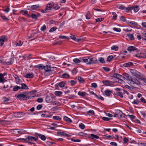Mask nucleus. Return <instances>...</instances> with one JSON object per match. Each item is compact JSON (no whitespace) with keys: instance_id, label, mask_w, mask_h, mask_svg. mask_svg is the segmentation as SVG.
<instances>
[{"instance_id":"nucleus-1","label":"nucleus","mask_w":146,"mask_h":146,"mask_svg":"<svg viewBox=\"0 0 146 146\" xmlns=\"http://www.w3.org/2000/svg\"><path fill=\"white\" fill-rule=\"evenodd\" d=\"M123 79L127 80L128 83L130 85L134 87H136L137 86H139L140 84V82L137 79L133 78H131V77L127 73H125L123 74Z\"/></svg>"},{"instance_id":"nucleus-2","label":"nucleus","mask_w":146,"mask_h":146,"mask_svg":"<svg viewBox=\"0 0 146 146\" xmlns=\"http://www.w3.org/2000/svg\"><path fill=\"white\" fill-rule=\"evenodd\" d=\"M38 138V137L36 136L34 137L29 136L27 138H22L21 139L23 140L22 141L23 143L34 144V141H36Z\"/></svg>"},{"instance_id":"nucleus-3","label":"nucleus","mask_w":146,"mask_h":146,"mask_svg":"<svg viewBox=\"0 0 146 146\" xmlns=\"http://www.w3.org/2000/svg\"><path fill=\"white\" fill-rule=\"evenodd\" d=\"M55 97L52 94H50L47 95L46 97L45 101L47 103H52L54 105L57 104L56 102L54 101Z\"/></svg>"},{"instance_id":"nucleus-4","label":"nucleus","mask_w":146,"mask_h":146,"mask_svg":"<svg viewBox=\"0 0 146 146\" xmlns=\"http://www.w3.org/2000/svg\"><path fill=\"white\" fill-rule=\"evenodd\" d=\"M43 68L45 71L44 74L46 76H49L54 72V71L51 70L50 67L48 66H44Z\"/></svg>"},{"instance_id":"nucleus-5","label":"nucleus","mask_w":146,"mask_h":146,"mask_svg":"<svg viewBox=\"0 0 146 146\" xmlns=\"http://www.w3.org/2000/svg\"><path fill=\"white\" fill-rule=\"evenodd\" d=\"M130 73L133 76L136 78H139L141 76H143L137 70L134 69H130L129 70Z\"/></svg>"},{"instance_id":"nucleus-6","label":"nucleus","mask_w":146,"mask_h":146,"mask_svg":"<svg viewBox=\"0 0 146 146\" xmlns=\"http://www.w3.org/2000/svg\"><path fill=\"white\" fill-rule=\"evenodd\" d=\"M27 93V92H26L24 93H21L16 94L15 95V97L20 100H26L28 98L26 94Z\"/></svg>"},{"instance_id":"nucleus-7","label":"nucleus","mask_w":146,"mask_h":146,"mask_svg":"<svg viewBox=\"0 0 146 146\" xmlns=\"http://www.w3.org/2000/svg\"><path fill=\"white\" fill-rule=\"evenodd\" d=\"M89 61L88 63H87V64H94L98 63V62L97 59H95L94 58H91L90 57H89Z\"/></svg>"},{"instance_id":"nucleus-8","label":"nucleus","mask_w":146,"mask_h":146,"mask_svg":"<svg viewBox=\"0 0 146 146\" xmlns=\"http://www.w3.org/2000/svg\"><path fill=\"white\" fill-rule=\"evenodd\" d=\"M13 115L15 117L19 118L23 117L24 115V113H15Z\"/></svg>"},{"instance_id":"nucleus-9","label":"nucleus","mask_w":146,"mask_h":146,"mask_svg":"<svg viewBox=\"0 0 146 146\" xmlns=\"http://www.w3.org/2000/svg\"><path fill=\"white\" fill-rule=\"evenodd\" d=\"M103 83L105 85L107 86H111L113 84V82H110L108 80L103 81Z\"/></svg>"},{"instance_id":"nucleus-10","label":"nucleus","mask_w":146,"mask_h":146,"mask_svg":"<svg viewBox=\"0 0 146 146\" xmlns=\"http://www.w3.org/2000/svg\"><path fill=\"white\" fill-rule=\"evenodd\" d=\"M54 5V3L53 2H50V3L47 4L46 9V10H48L51 8Z\"/></svg>"},{"instance_id":"nucleus-11","label":"nucleus","mask_w":146,"mask_h":146,"mask_svg":"<svg viewBox=\"0 0 146 146\" xmlns=\"http://www.w3.org/2000/svg\"><path fill=\"white\" fill-rule=\"evenodd\" d=\"M137 50V48L133 46H130L128 47L127 50L130 52L133 51Z\"/></svg>"},{"instance_id":"nucleus-12","label":"nucleus","mask_w":146,"mask_h":146,"mask_svg":"<svg viewBox=\"0 0 146 146\" xmlns=\"http://www.w3.org/2000/svg\"><path fill=\"white\" fill-rule=\"evenodd\" d=\"M21 86H20L21 89H23L27 90L29 89L28 86L26 84L24 83H22L21 84Z\"/></svg>"},{"instance_id":"nucleus-13","label":"nucleus","mask_w":146,"mask_h":146,"mask_svg":"<svg viewBox=\"0 0 146 146\" xmlns=\"http://www.w3.org/2000/svg\"><path fill=\"white\" fill-rule=\"evenodd\" d=\"M13 62L11 61L7 62H5L2 60H0V63L4 64H7L8 65H10L12 64Z\"/></svg>"},{"instance_id":"nucleus-14","label":"nucleus","mask_w":146,"mask_h":146,"mask_svg":"<svg viewBox=\"0 0 146 146\" xmlns=\"http://www.w3.org/2000/svg\"><path fill=\"white\" fill-rule=\"evenodd\" d=\"M14 131L16 133L22 134L24 132V130H23L16 129L14 130Z\"/></svg>"},{"instance_id":"nucleus-15","label":"nucleus","mask_w":146,"mask_h":146,"mask_svg":"<svg viewBox=\"0 0 146 146\" xmlns=\"http://www.w3.org/2000/svg\"><path fill=\"white\" fill-rule=\"evenodd\" d=\"M5 80L3 74H2L0 73V82L3 83Z\"/></svg>"},{"instance_id":"nucleus-16","label":"nucleus","mask_w":146,"mask_h":146,"mask_svg":"<svg viewBox=\"0 0 146 146\" xmlns=\"http://www.w3.org/2000/svg\"><path fill=\"white\" fill-rule=\"evenodd\" d=\"M114 76L115 77H116L117 78L119 79L120 80H121V82L123 81V80H122V79H123V76L119 74H115Z\"/></svg>"},{"instance_id":"nucleus-17","label":"nucleus","mask_w":146,"mask_h":146,"mask_svg":"<svg viewBox=\"0 0 146 146\" xmlns=\"http://www.w3.org/2000/svg\"><path fill=\"white\" fill-rule=\"evenodd\" d=\"M89 56H87L82 58V61L83 62H84L87 63H88V62H89Z\"/></svg>"},{"instance_id":"nucleus-18","label":"nucleus","mask_w":146,"mask_h":146,"mask_svg":"<svg viewBox=\"0 0 146 146\" xmlns=\"http://www.w3.org/2000/svg\"><path fill=\"white\" fill-rule=\"evenodd\" d=\"M81 61L77 58L74 59V65H76L80 63Z\"/></svg>"},{"instance_id":"nucleus-19","label":"nucleus","mask_w":146,"mask_h":146,"mask_svg":"<svg viewBox=\"0 0 146 146\" xmlns=\"http://www.w3.org/2000/svg\"><path fill=\"white\" fill-rule=\"evenodd\" d=\"M54 94L57 96H60L62 94V92L60 91H56L54 92Z\"/></svg>"},{"instance_id":"nucleus-20","label":"nucleus","mask_w":146,"mask_h":146,"mask_svg":"<svg viewBox=\"0 0 146 146\" xmlns=\"http://www.w3.org/2000/svg\"><path fill=\"white\" fill-rule=\"evenodd\" d=\"M40 7V6L38 5H35L32 6L31 7V9L36 10Z\"/></svg>"},{"instance_id":"nucleus-21","label":"nucleus","mask_w":146,"mask_h":146,"mask_svg":"<svg viewBox=\"0 0 146 146\" xmlns=\"http://www.w3.org/2000/svg\"><path fill=\"white\" fill-rule=\"evenodd\" d=\"M57 134L59 135H61V136H69V135L66 134L65 133H64L62 132H60V131H58L57 132Z\"/></svg>"},{"instance_id":"nucleus-22","label":"nucleus","mask_w":146,"mask_h":146,"mask_svg":"<svg viewBox=\"0 0 146 146\" xmlns=\"http://www.w3.org/2000/svg\"><path fill=\"white\" fill-rule=\"evenodd\" d=\"M133 64V63L132 62H129L124 64H123V66L125 67H129L131 66Z\"/></svg>"},{"instance_id":"nucleus-23","label":"nucleus","mask_w":146,"mask_h":146,"mask_svg":"<svg viewBox=\"0 0 146 146\" xmlns=\"http://www.w3.org/2000/svg\"><path fill=\"white\" fill-rule=\"evenodd\" d=\"M70 77V75L67 73H64L62 75V77L65 78H68Z\"/></svg>"},{"instance_id":"nucleus-24","label":"nucleus","mask_w":146,"mask_h":146,"mask_svg":"<svg viewBox=\"0 0 146 146\" xmlns=\"http://www.w3.org/2000/svg\"><path fill=\"white\" fill-rule=\"evenodd\" d=\"M41 64H40L38 65H35L34 66L35 68H38L40 69H42L44 67Z\"/></svg>"},{"instance_id":"nucleus-25","label":"nucleus","mask_w":146,"mask_h":146,"mask_svg":"<svg viewBox=\"0 0 146 146\" xmlns=\"http://www.w3.org/2000/svg\"><path fill=\"white\" fill-rule=\"evenodd\" d=\"M37 135L40 137V139L44 141L46 139L45 136L44 135H42L41 134L37 133Z\"/></svg>"},{"instance_id":"nucleus-26","label":"nucleus","mask_w":146,"mask_h":146,"mask_svg":"<svg viewBox=\"0 0 146 146\" xmlns=\"http://www.w3.org/2000/svg\"><path fill=\"white\" fill-rule=\"evenodd\" d=\"M117 113H118V114H117V116L119 118H121L122 117V111L119 110H117Z\"/></svg>"},{"instance_id":"nucleus-27","label":"nucleus","mask_w":146,"mask_h":146,"mask_svg":"<svg viewBox=\"0 0 146 146\" xmlns=\"http://www.w3.org/2000/svg\"><path fill=\"white\" fill-rule=\"evenodd\" d=\"M78 94L80 96L84 97L86 94V93L85 92H79L78 93Z\"/></svg>"},{"instance_id":"nucleus-28","label":"nucleus","mask_w":146,"mask_h":146,"mask_svg":"<svg viewBox=\"0 0 146 146\" xmlns=\"http://www.w3.org/2000/svg\"><path fill=\"white\" fill-rule=\"evenodd\" d=\"M19 89H21L20 86H18L16 85L14 86L13 88V91L15 92L17 91Z\"/></svg>"},{"instance_id":"nucleus-29","label":"nucleus","mask_w":146,"mask_h":146,"mask_svg":"<svg viewBox=\"0 0 146 146\" xmlns=\"http://www.w3.org/2000/svg\"><path fill=\"white\" fill-rule=\"evenodd\" d=\"M64 120L68 122H72V120L70 118H68V117L66 116L64 117H63Z\"/></svg>"},{"instance_id":"nucleus-30","label":"nucleus","mask_w":146,"mask_h":146,"mask_svg":"<svg viewBox=\"0 0 146 146\" xmlns=\"http://www.w3.org/2000/svg\"><path fill=\"white\" fill-rule=\"evenodd\" d=\"M0 39L4 43V42L7 41V37L5 36H1Z\"/></svg>"},{"instance_id":"nucleus-31","label":"nucleus","mask_w":146,"mask_h":146,"mask_svg":"<svg viewBox=\"0 0 146 146\" xmlns=\"http://www.w3.org/2000/svg\"><path fill=\"white\" fill-rule=\"evenodd\" d=\"M105 93L107 96H109L111 94L112 92L110 90H106L105 91Z\"/></svg>"},{"instance_id":"nucleus-32","label":"nucleus","mask_w":146,"mask_h":146,"mask_svg":"<svg viewBox=\"0 0 146 146\" xmlns=\"http://www.w3.org/2000/svg\"><path fill=\"white\" fill-rule=\"evenodd\" d=\"M86 17V19H89L92 17V15L90 14L89 12H88L87 13Z\"/></svg>"},{"instance_id":"nucleus-33","label":"nucleus","mask_w":146,"mask_h":146,"mask_svg":"<svg viewBox=\"0 0 146 146\" xmlns=\"http://www.w3.org/2000/svg\"><path fill=\"white\" fill-rule=\"evenodd\" d=\"M33 76V74H28L25 75V77L26 78H32Z\"/></svg>"},{"instance_id":"nucleus-34","label":"nucleus","mask_w":146,"mask_h":146,"mask_svg":"<svg viewBox=\"0 0 146 146\" xmlns=\"http://www.w3.org/2000/svg\"><path fill=\"white\" fill-rule=\"evenodd\" d=\"M90 136L91 137H90V138H92V139L94 138L98 139L99 138V137L98 136L93 134H91L90 135Z\"/></svg>"},{"instance_id":"nucleus-35","label":"nucleus","mask_w":146,"mask_h":146,"mask_svg":"<svg viewBox=\"0 0 146 146\" xmlns=\"http://www.w3.org/2000/svg\"><path fill=\"white\" fill-rule=\"evenodd\" d=\"M127 36L130 38V39L131 40H132L134 39L133 35L132 34H127Z\"/></svg>"},{"instance_id":"nucleus-36","label":"nucleus","mask_w":146,"mask_h":146,"mask_svg":"<svg viewBox=\"0 0 146 146\" xmlns=\"http://www.w3.org/2000/svg\"><path fill=\"white\" fill-rule=\"evenodd\" d=\"M111 49L112 50L117 51L118 49V47L117 46H113L111 47Z\"/></svg>"},{"instance_id":"nucleus-37","label":"nucleus","mask_w":146,"mask_h":146,"mask_svg":"<svg viewBox=\"0 0 146 146\" xmlns=\"http://www.w3.org/2000/svg\"><path fill=\"white\" fill-rule=\"evenodd\" d=\"M23 44V42L21 40L15 43V44L17 46H21Z\"/></svg>"},{"instance_id":"nucleus-38","label":"nucleus","mask_w":146,"mask_h":146,"mask_svg":"<svg viewBox=\"0 0 146 146\" xmlns=\"http://www.w3.org/2000/svg\"><path fill=\"white\" fill-rule=\"evenodd\" d=\"M57 27H54L51 28L49 30L50 33L53 32L56 30Z\"/></svg>"},{"instance_id":"nucleus-39","label":"nucleus","mask_w":146,"mask_h":146,"mask_svg":"<svg viewBox=\"0 0 146 146\" xmlns=\"http://www.w3.org/2000/svg\"><path fill=\"white\" fill-rule=\"evenodd\" d=\"M134 12L135 13L137 12L139 10V8L138 6H136L132 8Z\"/></svg>"},{"instance_id":"nucleus-40","label":"nucleus","mask_w":146,"mask_h":146,"mask_svg":"<svg viewBox=\"0 0 146 146\" xmlns=\"http://www.w3.org/2000/svg\"><path fill=\"white\" fill-rule=\"evenodd\" d=\"M52 118L58 121H60L61 119V118L58 116H53Z\"/></svg>"},{"instance_id":"nucleus-41","label":"nucleus","mask_w":146,"mask_h":146,"mask_svg":"<svg viewBox=\"0 0 146 146\" xmlns=\"http://www.w3.org/2000/svg\"><path fill=\"white\" fill-rule=\"evenodd\" d=\"M0 16H1V17L3 20H8V19L3 14H1Z\"/></svg>"},{"instance_id":"nucleus-42","label":"nucleus","mask_w":146,"mask_h":146,"mask_svg":"<svg viewBox=\"0 0 146 146\" xmlns=\"http://www.w3.org/2000/svg\"><path fill=\"white\" fill-rule=\"evenodd\" d=\"M117 7L119 9H121L122 10H123L125 8V7L122 5H119L117 6Z\"/></svg>"},{"instance_id":"nucleus-43","label":"nucleus","mask_w":146,"mask_h":146,"mask_svg":"<svg viewBox=\"0 0 146 146\" xmlns=\"http://www.w3.org/2000/svg\"><path fill=\"white\" fill-rule=\"evenodd\" d=\"M98 60L101 63H104L105 62L104 58L102 57H100L98 58Z\"/></svg>"},{"instance_id":"nucleus-44","label":"nucleus","mask_w":146,"mask_h":146,"mask_svg":"<svg viewBox=\"0 0 146 146\" xmlns=\"http://www.w3.org/2000/svg\"><path fill=\"white\" fill-rule=\"evenodd\" d=\"M78 80L81 83H83L84 82V79L82 78L81 77L78 76Z\"/></svg>"},{"instance_id":"nucleus-45","label":"nucleus","mask_w":146,"mask_h":146,"mask_svg":"<svg viewBox=\"0 0 146 146\" xmlns=\"http://www.w3.org/2000/svg\"><path fill=\"white\" fill-rule=\"evenodd\" d=\"M87 113L89 115H92L94 114V112L93 110H90Z\"/></svg>"},{"instance_id":"nucleus-46","label":"nucleus","mask_w":146,"mask_h":146,"mask_svg":"<svg viewBox=\"0 0 146 146\" xmlns=\"http://www.w3.org/2000/svg\"><path fill=\"white\" fill-rule=\"evenodd\" d=\"M21 13L24 15H28V12L26 10H22L21 11Z\"/></svg>"},{"instance_id":"nucleus-47","label":"nucleus","mask_w":146,"mask_h":146,"mask_svg":"<svg viewBox=\"0 0 146 146\" xmlns=\"http://www.w3.org/2000/svg\"><path fill=\"white\" fill-rule=\"evenodd\" d=\"M59 86L61 88H63L65 86V83L64 82H61L59 83Z\"/></svg>"},{"instance_id":"nucleus-48","label":"nucleus","mask_w":146,"mask_h":146,"mask_svg":"<svg viewBox=\"0 0 146 146\" xmlns=\"http://www.w3.org/2000/svg\"><path fill=\"white\" fill-rule=\"evenodd\" d=\"M104 19L103 18H98L96 19L95 20L97 22H100L102 21Z\"/></svg>"},{"instance_id":"nucleus-49","label":"nucleus","mask_w":146,"mask_h":146,"mask_svg":"<svg viewBox=\"0 0 146 146\" xmlns=\"http://www.w3.org/2000/svg\"><path fill=\"white\" fill-rule=\"evenodd\" d=\"M79 126L81 129H84L85 127L84 125L82 123L80 124Z\"/></svg>"},{"instance_id":"nucleus-50","label":"nucleus","mask_w":146,"mask_h":146,"mask_svg":"<svg viewBox=\"0 0 146 146\" xmlns=\"http://www.w3.org/2000/svg\"><path fill=\"white\" fill-rule=\"evenodd\" d=\"M113 58V56L112 55L109 56L107 58V61H110Z\"/></svg>"},{"instance_id":"nucleus-51","label":"nucleus","mask_w":146,"mask_h":146,"mask_svg":"<svg viewBox=\"0 0 146 146\" xmlns=\"http://www.w3.org/2000/svg\"><path fill=\"white\" fill-rule=\"evenodd\" d=\"M53 8L55 10H57L59 9L60 7L58 5H57L56 4L54 5H53Z\"/></svg>"},{"instance_id":"nucleus-52","label":"nucleus","mask_w":146,"mask_h":146,"mask_svg":"<svg viewBox=\"0 0 146 146\" xmlns=\"http://www.w3.org/2000/svg\"><path fill=\"white\" fill-rule=\"evenodd\" d=\"M81 39H80L77 38L74 36V41L76 42H79L80 41Z\"/></svg>"},{"instance_id":"nucleus-53","label":"nucleus","mask_w":146,"mask_h":146,"mask_svg":"<svg viewBox=\"0 0 146 146\" xmlns=\"http://www.w3.org/2000/svg\"><path fill=\"white\" fill-rule=\"evenodd\" d=\"M46 29L45 25H44L41 28L40 30L42 31H44L46 30Z\"/></svg>"},{"instance_id":"nucleus-54","label":"nucleus","mask_w":146,"mask_h":146,"mask_svg":"<svg viewBox=\"0 0 146 146\" xmlns=\"http://www.w3.org/2000/svg\"><path fill=\"white\" fill-rule=\"evenodd\" d=\"M59 38H60L64 39H68L69 38L67 37L66 36L64 35H60L59 36Z\"/></svg>"},{"instance_id":"nucleus-55","label":"nucleus","mask_w":146,"mask_h":146,"mask_svg":"<svg viewBox=\"0 0 146 146\" xmlns=\"http://www.w3.org/2000/svg\"><path fill=\"white\" fill-rule=\"evenodd\" d=\"M43 99L42 98H39L37 99V101L38 102L41 103L42 102Z\"/></svg>"},{"instance_id":"nucleus-56","label":"nucleus","mask_w":146,"mask_h":146,"mask_svg":"<svg viewBox=\"0 0 146 146\" xmlns=\"http://www.w3.org/2000/svg\"><path fill=\"white\" fill-rule=\"evenodd\" d=\"M102 119L103 120L105 121H108L111 119L106 117H102Z\"/></svg>"},{"instance_id":"nucleus-57","label":"nucleus","mask_w":146,"mask_h":146,"mask_svg":"<svg viewBox=\"0 0 146 146\" xmlns=\"http://www.w3.org/2000/svg\"><path fill=\"white\" fill-rule=\"evenodd\" d=\"M113 30L117 32H120L121 31V29L119 28H113Z\"/></svg>"},{"instance_id":"nucleus-58","label":"nucleus","mask_w":146,"mask_h":146,"mask_svg":"<svg viewBox=\"0 0 146 146\" xmlns=\"http://www.w3.org/2000/svg\"><path fill=\"white\" fill-rule=\"evenodd\" d=\"M141 58H146V54L141 53Z\"/></svg>"},{"instance_id":"nucleus-59","label":"nucleus","mask_w":146,"mask_h":146,"mask_svg":"<svg viewBox=\"0 0 146 146\" xmlns=\"http://www.w3.org/2000/svg\"><path fill=\"white\" fill-rule=\"evenodd\" d=\"M31 17L33 19H36L37 17V15L34 14H32Z\"/></svg>"},{"instance_id":"nucleus-60","label":"nucleus","mask_w":146,"mask_h":146,"mask_svg":"<svg viewBox=\"0 0 146 146\" xmlns=\"http://www.w3.org/2000/svg\"><path fill=\"white\" fill-rule=\"evenodd\" d=\"M139 78L141 80L143 81L144 82L146 83V78L142 77V76L140 77V78Z\"/></svg>"},{"instance_id":"nucleus-61","label":"nucleus","mask_w":146,"mask_h":146,"mask_svg":"<svg viewBox=\"0 0 146 146\" xmlns=\"http://www.w3.org/2000/svg\"><path fill=\"white\" fill-rule=\"evenodd\" d=\"M14 77L17 81H18V82L20 80V79L19 78V77H18V76H17L15 75L14 76Z\"/></svg>"},{"instance_id":"nucleus-62","label":"nucleus","mask_w":146,"mask_h":146,"mask_svg":"<svg viewBox=\"0 0 146 146\" xmlns=\"http://www.w3.org/2000/svg\"><path fill=\"white\" fill-rule=\"evenodd\" d=\"M10 10V9L9 7H7L3 11L6 13H8L9 12Z\"/></svg>"},{"instance_id":"nucleus-63","label":"nucleus","mask_w":146,"mask_h":146,"mask_svg":"<svg viewBox=\"0 0 146 146\" xmlns=\"http://www.w3.org/2000/svg\"><path fill=\"white\" fill-rule=\"evenodd\" d=\"M129 23L130 24H131L132 25H133L134 26H135L137 25V23L136 22H134V21L130 22H129Z\"/></svg>"},{"instance_id":"nucleus-64","label":"nucleus","mask_w":146,"mask_h":146,"mask_svg":"<svg viewBox=\"0 0 146 146\" xmlns=\"http://www.w3.org/2000/svg\"><path fill=\"white\" fill-rule=\"evenodd\" d=\"M120 20L123 22H124L125 21L126 19L123 16H121L120 17Z\"/></svg>"}]
</instances>
